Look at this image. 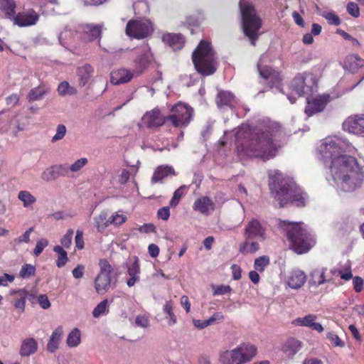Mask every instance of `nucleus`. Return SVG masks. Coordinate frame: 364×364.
Here are the masks:
<instances>
[{"mask_svg": "<svg viewBox=\"0 0 364 364\" xmlns=\"http://www.w3.org/2000/svg\"><path fill=\"white\" fill-rule=\"evenodd\" d=\"M320 160L329 164L332 180L338 191L352 192L361 186L364 178L363 166L351 153L354 147L346 140L338 136L323 139L319 145Z\"/></svg>", "mask_w": 364, "mask_h": 364, "instance_id": "f257e3e1", "label": "nucleus"}, {"mask_svg": "<svg viewBox=\"0 0 364 364\" xmlns=\"http://www.w3.org/2000/svg\"><path fill=\"white\" fill-rule=\"evenodd\" d=\"M282 134L280 126L276 122H269L263 128L255 129L242 124L235 134L237 149L249 157L269 160L276 155Z\"/></svg>", "mask_w": 364, "mask_h": 364, "instance_id": "f03ea898", "label": "nucleus"}, {"mask_svg": "<svg viewBox=\"0 0 364 364\" xmlns=\"http://www.w3.org/2000/svg\"><path fill=\"white\" fill-rule=\"evenodd\" d=\"M269 186L280 206L291 203L297 207L306 205L308 196L290 178H284L278 170L269 171Z\"/></svg>", "mask_w": 364, "mask_h": 364, "instance_id": "7ed1b4c3", "label": "nucleus"}, {"mask_svg": "<svg viewBox=\"0 0 364 364\" xmlns=\"http://www.w3.org/2000/svg\"><path fill=\"white\" fill-rule=\"evenodd\" d=\"M279 228L286 233L292 249L297 254L307 252L315 245L314 235L304 223L284 220L279 223Z\"/></svg>", "mask_w": 364, "mask_h": 364, "instance_id": "20e7f679", "label": "nucleus"}, {"mask_svg": "<svg viewBox=\"0 0 364 364\" xmlns=\"http://www.w3.org/2000/svg\"><path fill=\"white\" fill-rule=\"evenodd\" d=\"M192 59L196 70L203 75L213 74L218 67L217 58L211 44L201 41L193 53Z\"/></svg>", "mask_w": 364, "mask_h": 364, "instance_id": "39448f33", "label": "nucleus"}, {"mask_svg": "<svg viewBox=\"0 0 364 364\" xmlns=\"http://www.w3.org/2000/svg\"><path fill=\"white\" fill-rule=\"evenodd\" d=\"M239 6L242 17V26L244 33L255 46L261 27V20L256 14L253 5L246 0H240Z\"/></svg>", "mask_w": 364, "mask_h": 364, "instance_id": "423d86ee", "label": "nucleus"}, {"mask_svg": "<svg viewBox=\"0 0 364 364\" xmlns=\"http://www.w3.org/2000/svg\"><path fill=\"white\" fill-rule=\"evenodd\" d=\"M257 354V348L247 343H243L236 348L223 353L220 360L223 364H245L250 362Z\"/></svg>", "mask_w": 364, "mask_h": 364, "instance_id": "0eeeda50", "label": "nucleus"}, {"mask_svg": "<svg viewBox=\"0 0 364 364\" xmlns=\"http://www.w3.org/2000/svg\"><path fill=\"white\" fill-rule=\"evenodd\" d=\"M100 272L94 279V287L97 294L104 295L112 286L113 268L106 259L99 262Z\"/></svg>", "mask_w": 364, "mask_h": 364, "instance_id": "6e6552de", "label": "nucleus"}, {"mask_svg": "<svg viewBox=\"0 0 364 364\" xmlns=\"http://www.w3.org/2000/svg\"><path fill=\"white\" fill-rule=\"evenodd\" d=\"M171 114L167 117L175 127H187L192 119L193 109L188 105L178 102L171 109Z\"/></svg>", "mask_w": 364, "mask_h": 364, "instance_id": "1a4fd4ad", "label": "nucleus"}, {"mask_svg": "<svg viewBox=\"0 0 364 364\" xmlns=\"http://www.w3.org/2000/svg\"><path fill=\"white\" fill-rule=\"evenodd\" d=\"M269 56L267 53L261 55L257 63V69L259 75L267 81L271 88L280 89L279 84L282 80L281 75L279 71L264 65L268 60Z\"/></svg>", "mask_w": 364, "mask_h": 364, "instance_id": "9d476101", "label": "nucleus"}, {"mask_svg": "<svg viewBox=\"0 0 364 364\" xmlns=\"http://www.w3.org/2000/svg\"><path fill=\"white\" fill-rule=\"evenodd\" d=\"M152 32V24L148 20H130L126 26V34L136 39L145 38Z\"/></svg>", "mask_w": 364, "mask_h": 364, "instance_id": "9b49d317", "label": "nucleus"}, {"mask_svg": "<svg viewBox=\"0 0 364 364\" xmlns=\"http://www.w3.org/2000/svg\"><path fill=\"white\" fill-rule=\"evenodd\" d=\"M291 87L294 91H314L318 89V79L310 73H299L292 80Z\"/></svg>", "mask_w": 364, "mask_h": 364, "instance_id": "f8f14e48", "label": "nucleus"}, {"mask_svg": "<svg viewBox=\"0 0 364 364\" xmlns=\"http://www.w3.org/2000/svg\"><path fill=\"white\" fill-rule=\"evenodd\" d=\"M330 100L331 97L328 93L306 97V106L304 112L308 117H311L321 112Z\"/></svg>", "mask_w": 364, "mask_h": 364, "instance_id": "ddd939ff", "label": "nucleus"}, {"mask_svg": "<svg viewBox=\"0 0 364 364\" xmlns=\"http://www.w3.org/2000/svg\"><path fill=\"white\" fill-rule=\"evenodd\" d=\"M166 121H168L167 117H164L158 108L146 112L141 120L142 126L153 129L161 127Z\"/></svg>", "mask_w": 364, "mask_h": 364, "instance_id": "4468645a", "label": "nucleus"}, {"mask_svg": "<svg viewBox=\"0 0 364 364\" xmlns=\"http://www.w3.org/2000/svg\"><path fill=\"white\" fill-rule=\"evenodd\" d=\"M343 128L349 133L356 135L364 134V115L353 114L346 119L343 123Z\"/></svg>", "mask_w": 364, "mask_h": 364, "instance_id": "2eb2a0df", "label": "nucleus"}, {"mask_svg": "<svg viewBox=\"0 0 364 364\" xmlns=\"http://www.w3.org/2000/svg\"><path fill=\"white\" fill-rule=\"evenodd\" d=\"M245 237L248 240L263 241L266 239V230L262 225L256 219H252L247 225L245 230Z\"/></svg>", "mask_w": 364, "mask_h": 364, "instance_id": "dca6fc26", "label": "nucleus"}, {"mask_svg": "<svg viewBox=\"0 0 364 364\" xmlns=\"http://www.w3.org/2000/svg\"><path fill=\"white\" fill-rule=\"evenodd\" d=\"M38 19V14L33 9L19 12L16 16H13L12 18L14 23L20 27H26L35 25Z\"/></svg>", "mask_w": 364, "mask_h": 364, "instance_id": "f3484780", "label": "nucleus"}, {"mask_svg": "<svg viewBox=\"0 0 364 364\" xmlns=\"http://www.w3.org/2000/svg\"><path fill=\"white\" fill-rule=\"evenodd\" d=\"M153 60L152 54L149 48H143L140 50L139 55L134 60V71L135 75H138L144 72Z\"/></svg>", "mask_w": 364, "mask_h": 364, "instance_id": "a211bd4d", "label": "nucleus"}, {"mask_svg": "<svg viewBox=\"0 0 364 364\" xmlns=\"http://www.w3.org/2000/svg\"><path fill=\"white\" fill-rule=\"evenodd\" d=\"M332 280V277L327 274V268L318 267L311 272L309 283L311 287H318L326 283L331 282Z\"/></svg>", "mask_w": 364, "mask_h": 364, "instance_id": "6ab92c4d", "label": "nucleus"}, {"mask_svg": "<svg viewBox=\"0 0 364 364\" xmlns=\"http://www.w3.org/2000/svg\"><path fill=\"white\" fill-rule=\"evenodd\" d=\"M317 316L315 314H310L304 317H298L292 321V324L296 326L308 327L318 333L323 331V327L320 323L316 322Z\"/></svg>", "mask_w": 364, "mask_h": 364, "instance_id": "aec40b11", "label": "nucleus"}, {"mask_svg": "<svg viewBox=\"0 0 364 364\" xmlns=\"http://www.w3.org/2000/svg\"><path fill=\"white\" fill-rule=\"evenodd\" d=\"M306 281L305 272L299 269H292L287 278L288 286L294 289L301 288Z\"/></svg>", "mask_w": 364, "mask_h": 364, "instance_id": "412c9836", "label": "nucleus"}, {"mask_svg": "<svg viewBox=\"0 0 364 364\" xmlns=\"http://www.w3.org/2000/svg\"><path fill=\"white\" fill-rule=\"evenodd\" d=\"M193 209L203 215H208L211 211L214 210L215 204L210 198L202 196L195 200L193 205Z\"/></svg>", "mask_w": 364, "mask_h": 364, "instance_id": "4be33fe9", "label": "nucleus"}, {"mask_svg": "<svg viewBox=\"0 0 364 364\" xmlns=\"http://www.w3.org/2000/svg\"><path fill=\"white\" fill-rule=\"evenodd\" d=\"M135 73H131L129 70L121 68L111 73L110 82L113 85H120L130 81Z\"/></svg>", "mask_w": 364, "mask_h": 364, "instance_id": "5701e85b", "label": "nucleus"}, {"mask_svg": "<svg viewBox=\"0 0 364 364\" xmlns=\"http://www.w3.org/2000/svg\"><path fill=\"white\" fill-rule=\"evenodd\" d=\"M78 31L83 33V38L89 41L101 38V28L99 26L82 25L78 28Z\"/></svg>", "mask_w": 364, "mask_h": 364, "instance_id": "b1692460", "label": "nucleus"}, {"mask_svg": "<svg viewBox=\"0 0 364 364\" xmlns=\"http://www.w3.org/2000/svg\"><path fill=\"white\" fill-rule=\"evenodd\" d=\"M364 66V60L358 55H348L344 60L343 68L350 73H355Z\"/></svg>", "mask_w": 364, "mask_h": 364, "instance_id": "393cba45", "label": "nucleus"}, {"mask_svg": "<svg viewBox=\"0 0 364 364\" xmlns=\"http://www.w3.org/2000/svg\"><path fill=\"white\" fill-rule=\"evenodd\" d=\"M302 348V343L294 338L288 339L282 347L286 356L292 358Z\"/></svg>", "mask_w": 364, "mask_h": 364, "instance_id": "a878e982", "label": "nucleus"}, {"mask_svg": "<svg viewBox=\"0 0 364 364\" xmlns=\"http://www.w3.org/2000/svg\"><path fill=\"white\" fill-rule=\"evenodd\" d=\"M172 175H176L172 166L168 165L159 166L156 168L152 176L151 182L152 183L161 182L164 178Z\"/></svg>", "mask_w": 364, "mask_h": 364, "instance_id": "bb28decb", "label": "nucleus"}, {"mask_svg": "<svg viewBox=\"0 0 364 364\" xmlns=\"http://www.w3.org/2000/svg\"><path fill=\"white\" fill-rule=\"evenodd\" d=\"M63 329L62 326L57 327L53 331L47 344L48 351H49L50 353H54L58 349L59 344L63 337Z\"/></svg>", "mask_w": 364, "mask_h": 364, "instance_id": "cd10ccee", "label": "nucleus"}, {"mask_svg": "<svg viewBox=\"0 0 364 364\" xmlns=\"http://www.w3.org/2000/svg\"><path fill=\"white\" fill-rule=\"evenodd\" d=\"M38 350V343L33 338H26L22 341L19 353L21 356L28 357L34 354Z\"/></svg>", "mask_w": 364, "mask_h": 364, "instance_id": "c85d7f7f", "label": "nucleus"}, {"mask_svg": "<svg viewBox=\"0 0 364 364\" xmlns=\"http://www.w3.org/2000/svg\"><path fill=\"white\" fill-rule=\"evenodd\" d=\"M162 40L173 50L181 49L184 44V39L181 34H164L162 37Z\"/></svg>", "mask_w": 364, "mask_h": 364, "instance_id": "c756f323", "label": "nucleus"}, {"mask_svg": "<svg viewBox=\"0 0 364 364\" xmlns=\"http://www.w3.org/2000/svg\"><path fill=\"white\" fill-rule=\"evenodd\" d=\"M127 272L130 278L127 280L128 287H133L139 280L140 268L139 260L136 257L134 262L128 267Z\"/></svg>", "mask_w": 364, "mask_h": 364, "instance_id": "7c9ffc66", "label": "nucleus"}, {"mask_svg": "<svg viewBox=\"0 0 364 364\" xmlns=\"http://www.w3.org/2000/svg\"><path fill=\"white\" fill-rule=\"evenodd\" d=\"M11 294H16V297L14 300V306L15 308L19 309L21 312H23L26 307V300L28 296V291L25 289H21L17 291H12Z\"/></svg>", "mask_w": 364, "mask_h": 364, "instance_id": "2f4dec72", "label": "nucleus"}, {"mask_svg": "<svg viewBox=\"0 0 364 364\" xmlns=\"http://www.w3.org/2000/svg\"><path fill=\"white\" fill-rule=\"evenodd\" d=\"M173 303L172 301H166L163 306L165 319L168 326H171L177 323V317L173 313Z\"/></svg>", "mask_w": 364, "mask_h": 364, "instance_id": "473e14b6", "label": "nucleus"}, {"mask_svg": "<svg viewBox=\"0 0 364 364\" xmlns=\"http://www.w3.org/2000/svg\"><path fill=\"white\" fill-rule=\"evenodd\" d=\"M223 318V316L220 313H215L208 319L199 320L193 319V323L195 327L199 329H203L208 326L213 324L216 321H221Z\"/></svg>", "mask_w": 364, "mask_h": 364, "instance_id": "72a5a7b5", "label": "nucleus"}, {"mask_svg": "<svg viewBox=\"0 0 364 364\" xmlns=\"http://www.w3.org/2000/svg\"><path fill=\"white\" fill-rule=\"evenodd\" d=\"M259 249V245L257 242L253 240H248L245 238V241L240 245V252L242 255L248 253H255Z\"/></svg>", "mask_w": 364, "mask_h": 364, "instance_id": "f704fd0d", "label": "nucleus"}, {"mask_svg": "<svg viewBox=\"0 0 364 364\" xmlns=\"http://www.w3.org/2000/svg\"><path fill=\"white\" fill-rule=\"evenodd\" d=\"M93 73V68L90 65H85L80 67L77 70V75L79 77L80 83L85 85L90 78Z\"/></svg>", "mask_w": 364, "mask_h": 364, "instance_id": "c9c22d12", "label": "nucleus"}, {"mask_svg": "<svg viewBox=\"0 0 364 364\" xmlns=\"http://www.w3.org/2000/svg\"><path fill=\"white\" fill-rule=\"evenodd\" d=\"M18 199L23 203L24 208H30L36 202V198L28 191H20L18 193Z\"/></svg>", "mask_w": 364, "mask_h": 364, "instance_id": "e433bc0d", "label": "nucleus"}, {"mask_svg": "<svg viewBox=\"0 0 364 364\" xmlns=\"http://www.w3.org/2000/svg\"><path fill=\"white\" fill-rule=\"evenodd\" d=\"M53 251L58 255L56 259V266L58 268L64 267L68 261V257L67 252L63 249L62 246L56 245L53 248Z\"/></svg>", "mask_w": 364, "mask_h": 364, "instance_id": "4c0bfd02", "label": "nucleus"}, {"mask_svg": "<svg viewBox=\"0 0 364 364\" xmlns=\"http://www.w3.org/2000/svg\"><path fill=\"white\" fill-rule=\"evenodd\" d=\"M67 345L70 348H75L80 345L81 342L80 331L75 328L68 334L67 337Z\"/></svg>", "mask_w": 364, "mask_h": 364, "instance_id": "58836bf2", "label": "nucleus"}, {"mask_svg": "<svg viewBox=\"0 0 364 364\" xmlns=\"http://www.w3.org/2000/svg\"><path fill=\"white\" fill-rule=\"evenodd\" d=\"M0 9L11 19L15 16L16 4L14 0H0Z\"/></svg>", "mask_w": 364, "mask_h": 364, "instance_id": "ea45409f", "label": "nucleus"}, {"mask_svg": "<svg viewBox=\"0 0 364 364\" xmlns=\"http://www.w3.org/2000/svg\"><path fill=\"white\" fill-rule=\"evenodd\" d=\"M94 220L98 232L104 231L109 225V219H107V213L105 211L101 212Z\"/></svg>", "mask_w": 364, "mask_h": 364, "instance_id": "a19ab883", "label": "nucleus"}, {"mask_svg": "<svg viewBox=\"0 0 364 364\" xmlns=\"http://www.w3.org/2000/svg\"><path fill=\"white\" fill-rule=\"evenodd\" d=\"M233 100L232 92H218L216 97V103L219 107L231 105Z\"/></svg>", "mask_w": 364, "mask_h": 364, "instance_id": "79ce46f5", "label": "nucleus"}, {"mask_svg": "<svg viewBox=\"0 0 364 364\" xmlns=\"http://www.w3.org/2000/svg\"><path fill=\"white\" fill-rule=\"evenodd\" d=\"M58 178L57 170L55 169V165H53L46 168L42 174L41 178L46 182H50L56 180Z\"/></svg>", "mask_w": 364, "mask_h": 364, "instance_id": "37998d69", "label": "nucleus"}, {"mask_svg": "<svg viewBox=\"0 0 364 364\" xmlns=\"http://www.w3.org/2000/svg\"><path fill=\"white\" fill-rule=\"evenodd\" d=\"M108 307V301L107 299H104L101 302H100L96 307L92 311V316L95 318H99L101 316L105 315L108 314L109 310Z\"/></svg>", "mask_w": 364, "mask_h": 364, "instance_id": "c03bdc74", "label": "nucleus"}, {"mask_svg": "<svg viewBox=\"0 0 364 364\" xmlns=\"http://www.w3.org/2000/svg\"><path fill=\"white\" fill-rule=\"evenodd\" d=\"M188 188L189 186L183 185L174 191L173 196L169 202L171 207H175L178 204L181 198L184 195L185 191H187Z\"/></svg>", "mask_w": 364, "mask_h": 364, "instance_id": "a18cd8bd", "label": "nucleus"}, {"mask_svg": "<svg viewBox=\"0 0 364 364\" xmlns=\"http://www.w3.org/2000/svg\"><path fill=\"white\" fill-rule=\"evenodd\" d=\"M269 257L267 255L260 256L255 259L254 268L255 270L262 272L269 264Z\"/></svg>", "mask_w": 364, "mask_h": 364, "instance_id": "49530a36", "label": "nucleus"}, {"mask_svg": "<svg viewBox=\"0 0 364 364\" xmlns=\"http://www.w3.org/2000/svg\"><path fill=\"white\" fill-rule=\"evenodd\" d=\"M88 160L87 158H80L76 160L73 164L69 166V171L71 173H76L80 171L87 164Z\"/></svg>", "mask_w": 364, "mask_h": 364, "instance_id": "de8ad7c7", "label": "nucleus"}, {"mask_svg": "<svg viewBox=\"0 0 364 364\" xmlns=\"http://www.w3.org/2000/svg\"><path fill=\"white\" fill-rule=\"evenodd\" d=\"M320 15L325 18L328 23L331 25L338 26L341 23V20L336 14L333 12H326L324 11L321 13Z\"/></svg>", "mask_w": 364, "mask_h": 364, "instance_id": "09e8293b", "label": "nucleus"}, {"mask_svg": "<svg viewBox=\"0 0 364 364\" xmlns=\"http://www.w3.org/2000/svg\"><path fill=\"white\" fill-rule=\"evenodd\" d=\"M36 268L30 264H25L22 266L19 274L22 278H28L35 274Z\"/></svg>", "mask_w": 364, "mask_h": 364, "instance_id": "8fccbe9b", "label": "nucleus"}, {"mask_svg": "<svg viewBox=\"0 0 364 364\" xmlns=\"http://www.w3.org/2000/svg\"><path fill=\"white\" fill-rule=\"evenodd\" d=\"M66 132H67L66 127L62 124H58L56 127L55 134L52 137L51 141L56 142L58 141L63 139L65 137Z\"/></svg>", "mask_w": 364, "mask_h": 364, "instance_id": "3c124183", "label": "nucleus"}, {"mask_svg": "<svg viewBox=\"0 0 364 364\" xmlns=\"http://www.w3.org/2000/svg\"><path fill=\"white\" fill-rule=\"evenodd\" d=\"M331 274H335L336 272L341 276V278L345 281H348L353 277L350 267H348L344 271L340 269L337 271L336 269H332L330 271Z\"/></svg>", "mask_w": 364, "mask_h": 364, "instance_id": "603ef678", "label": "nucleus"}, {"mask_svg": "<svg viewBox=\"0 0 364 364\" xmlns=\"http://www.w3.org/2000/svg\"><path fill=\"white\" fill-rule=\"evenodd\" d=\"M73 234V230L68 229L66 234L63 237V238L60 240V243L64 247L70 248L72 244Z\"/></svg>", "mask_w": 364, "mask_h": 364, "instance_id": "864d4df0", "label": "nucleus"}, {"mask_svg": "<svg viewBox=\"0 0 364 364\" xmlns=\"http://www.w3.org/2000/svg\"><path fill=\"white\" fill-rule=\"evenodd\" d=\"M48 245V240L45 238H42L37 241L36 247L33 250V254L37 257L40 255L43 251L44 248Z\"/></svg>", "mask_w": 364, "mask_h": 364, "instance_id": "5fc2aeb1", "label": "nucleus"}, {"mask_svg": "<svg viewBox=\"0 0 364 364\" xmlns=\"http://www.w3.org/2000/svg\"><path fill=\"white\" fill-rule=\"evenodd\" d=\"M33 228L28 229L21 236L14 239V242L16 245L21 244L22 242L28 243L30 242V235L33 232Z\"/></svg>", "mask_w": 364, "mask_h": 364, "instance_id": "6e6d98bb", "label": "nucleus"}, {"mask_svg": "<svg viewBox=\"0 0 364 364\" xmlns=\"http://www.w3.org/2000/svg\"><path fill=\"white\" fill-rule=\"evenodd\" d=\"M213 289V295H223L225 294H228L231 292L232 289L229 285H219V286H212Z\"/></svg>", "mask_w": 364, "mask_h": 364, "instance_id": "4d7b16f0", "label": "nucleus"}, {"mask_svg": "<svg viewBox=\"0 0 364 364\" xmlns=\"http://www.w3.org/2000/svg\"><path fill=\"white\" fill-rule=\"evenodd\" d=\"M126 216L123 214H119V213H116L114 215H112L109 218V224H113L114 225H119L124 223L126 221Z\"/></svg>", "mask_w": 364, "mask_h": 364, "instance_id": "13d9d810", "label": "nucleus"}, {"mask_svg": "<svg viewBox=\"0 0 364 364\" xmlns=\"http://www.w3.org/2000/svg\"><path fill=\"white\" fill-rule=\"evenodd\" d=\"M55 169L58 172V177L60 176H70V171H69V166L66 164H55Z\"/></svg>", "mask_w": 364, "mask_h": 364, "instance_id": "bf43d9fd", "label": "nucleus"}, {"mask_svg": "<svg viewBox=\"0 0 364 364\" xmlns=\"http://www.w3.org/2000/svg\"><path fill=\"white\" fill-rule=\"evenodd\" d=\"M135 323L139 327L147 328L149 326V320L145 315H138L136 317Z\"/></svg>", "mask_w": 364, "mask_h": 364, "instance_id": "052dcab7", "label": "nucleus"}, {"mask_svg": "<svg viewBox=\"0 0 364 364\" xmlns=\"http://www.w3.org/2000/svg\"><path fill=\"white\" fill-rule=\"evenodd\" d=\"M327 338L330 341L331 343L334 346H344L343 342L339 338V337L336 334L333 333H328L327 334Z\"/></svg>", "mask_w": 364, "mask_h": 364, "instance_id": "680f3d73", "label": "nucleus"}, {"mask_svg": "<svg viewBox=\"0 0 364 364\" xmlns=\"http://www.w3.org/2000/svg\"><path fill=\"white\" fill-rule=\"evenodd\" d=\"M75 247L78 250H82L84 248V239H83V232L82 230H77L76 231V235L75 237Z\"/></svg>", "mask_w": 364, "mask_h": 364, "instance_id": "e2e57ef3", "label": "nucleus"}, {"mask_svg": "<svg viewBox=\"0 0 364 364\" xmlns=\"http://www.w3.org/2000/svg\"><path fill=\"white\" fill-rule=\"evenodd\" d=\"M347 11L353 17H358L360 15L358 6L354 2H350L348 4Z\"/></svg>", "mask_w": 364, "mask_h": 364, "instance_id": "0e129e2a", "label": "nucleus"}, {"mask_svg": "<svg viewBox=\"0 0 364 364\" xmlns=\"http://www.w3.org/2000/svg\"><path fill=\"white\" fill-rule=\"evenodd\" d=\"M85 273V266L82 264H77L72 271L73 277L75 279H81Z\"/></svg>", "mask_w": 364, "mask_h": 364, "instance_id": "69168bd1", "label": "nucleus"}, {"mask_svg": "<svg viewBox=\"0 0 364 364\" xmlns=\"http://www.w3.org/2000/svg\"><path fill=\"white\" fill-rule=\"evenodd\" d=\"M15 277L14 275L4 273L0 277V286L6 287L9 283H12Z\"/></svg>", "mask_w": 364, "mask_h": 364, "instance_id": "338daca9", "label": "nucleus"}, {"mask_svg": "<svg viewBox=\"0 0 364 364\" xmlns=\"http://www.w3.org/2000/svg\"><path fill=\"white\" fill-rule=\"evenodd\" d=\"M38 301L41 307L43 309H48L50 306V302L46 294H41L38 297Z\"/></svg>", "mask_w": 364, "mask_h": 364, "instance_id": "774afa93", "label": "nucleus"}]
</instances>
